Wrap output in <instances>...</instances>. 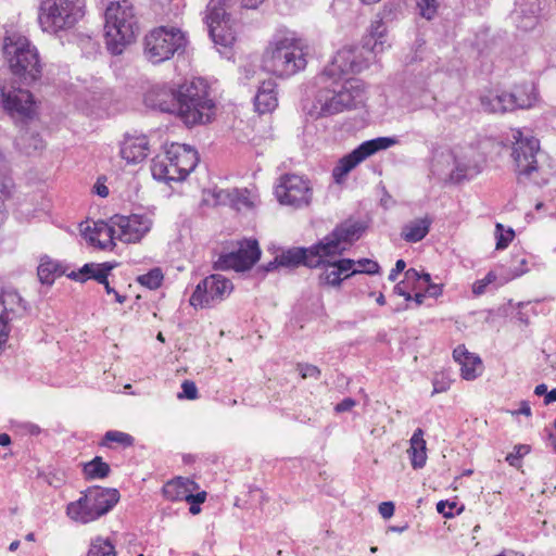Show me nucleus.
Here are the masks:
<instances>
[{
  "mask_svg": "<svg viewBox=\"0 0 556 556\" xmlns=\"http://www.w3.org/2000/svg\"><path fill=\"white\" fill-rule=\"evenodd\" d=\"M3 54L15 83L20 86H0V103L13 118H29L34 113V98L29 87L41 78L42 62L37 47L21 34H11L3 40Z\"/></svg>",
  "mask_w": 556,
  "mask_h": 556,
  "instance_id": "f257e3e1",
  "label": "nucleus"
},
{
  "mask_svg": "<svg viewBox=\"0 0 556 556\" xmlns=\"http://www.w3.org/2000/svg\"><path fill=\"white\" fill-rule=\"evenodd\" d=\"M319 89L315 97L314 109L318 116H330L351 110L365 101V86L356 78L345 79L343 83L336 78L320 81L317 78Z\"/></svg>",
  "mask_w": 556,
  "mask_h": 556,
  "instance_id": "f03ea898",
  "label": "nucleus"
},
{
  "mask_svg": "<svg viewBox=\"0 0 556 556\" xmlns=\"http://www.w3.org/2000/svg\"><path fill=\"white\" fill-rule=\"evenodd\" d=\"M104 39L108 51L119 55L139 33V21L130 0L111 2L104 13Z\"/></svg>",
  "mask_w": 556,
  "mask_h": 556,
  "instance_id": "7ed1b4c3",
  "label": "nucleus"
},
{
  "mask_svg": "<svg viewBox=\"0 0 556 556\" xmlns=\"http://www.w3.org/2000/svg\"><path fill=\"white\" fill-rule=\"evenodd\" d=\"M176 116L188 127L210 123L216 112L211 89L203 78H193L180 85Z\"/></svg>",
  "mask_w": 556,
  "mask_h": 556,
  "instance_id": "20e7f679",
  "label": "nucleus"
},
{
  "mask_svg": "<svg viewBox=\"0 0 556 556\" xmlns=\"http://www.w3.org/2000/svg\"><path fill=\"white\" fill-rule=\"evenodd\" d=\"M119 492L113 488L93 485L81 493V496L66 506V515L78 523H89L111 511L119 501Z\"/></svg>",
  "mask_w": 556,
  "mask_h": 556,
  "instance_id": "39448f33",
  "label": "nucleus"
},
{
  "mask_svg": "<svg viewBox=\"0 0 556 556\" xmlns=\"http://www.w3.org/2000/svg\"><path fill=\"white\" fill-rule=\"evenodd\" d=\"M263 68L278 77H290L306 66V59L299 40L282 37L270 42L263 60Z\"/></svg>",
  "mask_w": 556,
  "mask_h": 556,
  "instance_id": "423d86ee",
  "label": "nucleus"
},
{
  "mask_svg": "<svg viewBox=\"0 0 556 556\" xmlns=\"http://www.w3.org/2000/svg\"><path fill=\"white\" fill-rule=\"evenodd\" d=\"M187 37L174 26H159L148 31L143 38V55L152 64L170 60L176 53H182Z\"/></svg>",
  "mask_w": 556,
  "mask_h": 556,
  "instance_id": "0eeeda50",
  "label": "nucleus"
},
{
  "mask_svg": "<svg viewBox=\"0 0 556 556\" xmlns=\"http://www.w3.org/2000/svg\"><path fill=\"white\" fill-rule=\"evenodd\" d=\"M84 0H42L38 22L43 31L56 34L75 26L84 15Z\"/></svg>",
  "mask_w": 556,
  "mask_h": 556,
  "instance_id": "6e6552de",
  "label": "nucleus"
},
{
  "mask_svg": "<svg viewBox=\"0 0 556 556\" xmlns=\"http://www.w3.org/2000/svg\"><path fill=\"white\" fill-rule=\"evenodd\" d=\"M264 0H241V5L247 9H256ZM232 0H211L207 4L205 23L208 35L215 45L229 47L235 41V35L227 27L229 14L227 9Z\"/></svg>",
  "mask_w": 556,
  "mask_h": 556,
  "instance_id": "1a4fd4ad",
  "label": "nucleus"
},
{
  "mask_svg": "<svg viewBox=\"0 0 556 556\" xmlns=\"http://www.w3.org/2000/svg\"><path fill=\"white\" fill-rule=\"evenodd\" d=\"M536 101L531 84L515 86L511 91L489 92L480 98L482 109L488 113H506L518 109H529Z\"/></svg>",
  "mask_w": 556,
  "mask_h": 556,
  "instance_id": "9d476101",
  "label": "nucleus"
},
{
  "mask_svg": "<svg viewBox=\"0 0 556 556\" xmlns=\"http://www.w3.org/2000/svg\"><path fill=\"white\" fill-rule=\"evenodd\" d=\"M397 143L393 137H378L366 140L356 147L353 151L342 156L332 169V177L337 184H341L346 175L358 164L375 153L387 150Z\"/></svg>",
  "mask_w": 556,
  "mask_h": 556,
  "instance_id": "9b49d317",
  "label": "nucleus"
},
{
  "mask_svg": "<svg viewBox=\"0 0 556 556\" xmlns=\"http://www.w3.org/2000/svg\"><path fill=\"white\" fill-rule=\"evenodd\" d=\"M231 280L220 274H213L202 279L192 295L190 304L194 307H210L225 300L232 291Z\"/></svg>",
  "mask_w": 556,
  "mask_h": 556,
  "instance_id": "f8f14e48",
  "label": "nucleus"
},
{
  "mask_svg": "<svg viewBox=\"0 0 556 556\" xmlns=\"http://www.w3.org/2000/svg\"><path fill=\"white\" fill-rule=\"evenodd\" d=\"M367 66L368 61L358 48L344 47L336 53L331 63L324 68L318 79L320 81H328L329 78L341 80L343 75L359 73Z\"/></svg>",
  "mask_w": 556,
  "mask_h": 556,
  "instance_id": "ddd939ff",
  "label": "nucleus"
},
{
  "mask_svg": "<svg viewBox=\"0 0 556 556\" xmlns=\"http://www.w3.org/2000/svg\"><path fill=\"white\" fill-rule=\"evenodd\" d=\"M275 194L281 204L300 207L312 199L308 181L298 175H285L276 186Z\"/></svg>",
  "mask_w": 556,
  "mask_h": 556,
  "instance_id": "4468645a",
  "label": "nucleus"
},
{
  "mask_svg": "<svg viewBox=\"0 0 556 556\" xmlns=\"http://www.w3.org/2000/svg\"><path fill=\"white\" fill-rule=\"evenodd\" d=\"M521 136V132H518ZM540 150L538 139L519 137L514 143L511 157L516 165V172L520 177L530 178L538 170L536 153Z\"/></svg>",
  "mask_w": 556,
  "mask_h": 556,
  "instance_id": "2eb2a0df",
  "label": "nucleus"
},
{
  "mask_svg": "<svg viewBox=\"0 0 556 556\" xmlns=\"http://www.w3.org/2000/svg\"><path fill=\"white\" fill-rule=\"evenodd\" d=\"M111 220L116 228V238L127 243L140 241L152 226V220L149 217L138 214L114 215Z\"/></svg>",
  "mask_w": 556,
  "mask_h": 556,
  "instance_id": "dca6fc26",
  "label": "nucleus"
},
{
  "mask_svg": "<svg viewBox=\"0 0 556 556\" xmlns=\"http://www.w3.org/2000/svg\"><path fill=\"white\" fill-rule=\"evenodd\" d=\"M26 305L16 291L0 293V351H2L10 333V323L22 317Z\"/></svg>",
  "mask_w": 556,
  "mask_h": 556,
  "instance_id": "f3484780",
  "label": "nucleus"
},
{
  "mask_svg": "<svg viewBox=\"0 0 556 556\" xmlns=\"http://www.w3.org/2000/svg\"><path fill=\"white\" fill-rule=\"evenodd\" d=\"M179 93L180 85L157 84L146 92L144 103L148 108L176 115Z\"/></svg>",
  "mask_w": 556,
  "mask_h": 556,
  "instance_id": "a211bd4d",
  "label": "nucleus"
},
{
  "mask_svg": "<svg viewBox=\"0 0 556 556\" xmlns=\"http://www.w3.org/2000/svg\"><path fill=\"white\" fill-rule=\"evenodd\" d=\"M261 257L258 242L254 239L244 240L237 251L225 254L219 258L222 267L236 271L250 269Z\"/></svg>",
  "mask_w": 556,
  "mask_h": 556,
  "instance_id": "6ab92c4d",
  "label": "nucleus"
},
{
  "mask_svg": "<svg viewBox=\"0 0 556 556\" xmlns=\"http://www.w3.org/2000/svg\"><path fill=\"white\" fill-rule=\"evenodd\" d=\"M356 265L354 260L339 258L326 261L321 266V273L318 276L320 286L340 287L342 281L355 275Z\"/></svg>",
  "mask_w": 556,
  "mask_h": 556,
  "instance_id": "aec40b11",
  "label": "nucleus"
},
{
  "mask_svg": "<svg viewBox=\"0 0 556 556\" xmlns=\"http://www.w3.org/2000/svg\"><path fill=\"white\" fill-rule=\"evenodd\" d=\"M541 10V0H515L510 18L517 28L532 30L539 23Z\"/></svg>",
  "mask_w": 556,
  "mask_h": 556,
  "instance_id": "412c9836",
  "label": "nucleus"
},
{
  "mask_svg": "<svg viewBox=\"0 0 556 556\" xmlns=\"http://www.w3.org/2000/svg\"><path fill=\"white\" fill-rule=\"evenodd\" d=\"M345 250L346 248L340 243L331 231L323 239L308 247L309 262L314 268H318L324 262L331 261L333 257L342 255Z\"/></svg>",
  "mask_w": 556,
  "mask_h": 556,
  "instance_id": "4be33fe9",
  "label": "nucleus"
},
{
  "mask_svg": "<svg viewBox=\"0 0 556 556\" xmlns=\"http://www.w3.org/2000/svg\"><path fill=\"white\" fill-rule=\"evenodd\" d=\"M81 232L89 244L100 250H113L115 247L114 240L117 239L116 228L111 219L110 223L103 220L96 222L93 227L87 226Z\"/></svg>",
  "mask_w": 556,
  "mask_h": 556,
  "instance_id": "5701e85b",
  "label": "nucleus"
},
{
  "mask_svg": "<svg viewBox=\"0 0 556 556\" xmlns=\"http://www.w3.org/2000/svg\"><path fill=\"white\" fill-rule=\"evenodd\" d=\"M149 140L146 135H125L121 143V156L128 164L142 162L149 154Z\"/></svg>",
  "mask_w": 556,
  "mask_h": 556,
  "instance_id": "b1692460",
  "label": "nucleus"
},
{
  "mask_svg": "<svg viewBox=\"0 0 556 556\" xmlns=\"http://www.w3.org/2000/svg\"><path fill=\"white\" fill-rule=\"evenodd\" d=\"M151 173L155 180L170 184L178 182L186 179L181 170L178 168L177 163L170 160V156L165 152L164 155H157L152 160Z\"/></svg>",
  "mask_w": 556,
  "mask_h": 556,
  "instance_id": "393cba45",
  "label": "nucleus"
},
{
  "mask_svg": "<svg viewBox=\"0 0 556 556\" xmlns=\"http://www.w3.org/2000/svg\"><path fill=\"white\" fill-rule=\"evenodd\" d=\"M166 152L170 156V160L177 163L178 168L186 178L198 165V152L190 146L172 143Z\"/></svg>",
  "mask_w": 556,
  "mask_h": 556,
  "instance_id": "a878e982",
  "label": "nucleus"
},
{
  "mask_svg": "<svg viewBox=\"0 0 556 556\" xmlns=\"http://www.w3.org/2000/svg\"><path fill=\"white\" fill-rule=\"evenodd\" d=\"M362 43L363 49L374 54H378L384 50L387 43V27L383 18L378 17L371 22L368 34L364 36Z\"/></svg>",
  "mask_w": 556,
  "mask_h": 556,
  "instance_id": "bb28decb",
  "label": "nucleus"
},
{
  "mask_svg": "<svg viewBox=\"0 0 556 556\" xmlns=\"http://www.w3.org/2000/svg\"><path fill=\"white\" fill-rule=\"evenodd\" d=\"M432 223L429 215L412 219L402 227L401 237L408 243H417L429 233Z\"/></svg>",
  "mask_w": 556,
  "mask_h": 556,
  "instance_id": "cd10ccee",
  "label": "nucleus"
},
{
  "mask_svg": "<svg viewBox=\"0 0 556 556\" xmlns=\"http://www.w3.org/2000/svg\"><path fill=\"white\" fill-rule=\"evenodd\" d=\"M255 110L260 114L273 112L278 105L276 84L273 80H265L258 87L254 98Z\"/></svg>",
  "mask_w": 556,
  "mask_h": 556,
  "instance_id": "c85d7f7f",
  "label": "nucleus"
},
{
  "mask_svg": "<svg viewBox=\"0 0 556 556\" xmlns=\"http://www.w3.org/2000/svg\"><path fill=\"white\" fill-rule=\"evenodd\" d=\"M453 357L460 365L462 377L473 380L478 377L476 367L481 365L479 356L470 353L464 344L457 345L453 351Z\"/></svg>",
  "mask_w": 556,
  "mask_h": 556,
  "instance_id": "c756f323",
  "label": "nucleus"
},
{
  "mask_svg": "<svg viewBox=\"0 0 556 556\" xmlns=\"http://www.w3.org/2000/svg\"><path fill=\"white\" fill-rule=\"evenodd\" d=\"M367 225L362 220L348 218L344 222L337 225L332 232L343 245L344 243H353L357 241L365 232Z\"/></svg>",
  "mask_w": 556,
  "mask_h": 556,
  "instance_id": "7c9ffc66",
  "label": "nucleus"
},
{
  "mask_svg": "<svg viewBox=\"0 0 556 556\" xmlns=\"http://www.w3.org/2000/svg\"><path fill=\"white\" fill-rule=\"evenodd\" d=\"M114 267L115 263L111 262H104L100 264L87 263L78 271H72L67 276L71 279L79 281L94 279L98 282H103L105 275H109Z\"/></svg>",
  "mask_w": 556,
  "mask_h": 556,
  "instance_id": "2f4dec72",
  "label": "nucleus"
},
{
  "mask_svg": "<svg viewBox=\"0 0 556 556\" xmlns=\"http://www.w3.org/2000/svg\"><path fill=\"white\" fill-rule=\"evenodd\" d=\"M308 254V248L293 247L288 250H283L280 254H278V262L280 263L281 267L290 269L298 268L300 266L314 268L309 262L311 256Z\"/></svg>",
  "mask_w": 556,
  "mask_h": 556,
  "instance_id": "473e14b6",
  "label": "nucleus"
},
{
  "mask_svg": "<svg viewBox=\"0 0 556 556\" xmlns=\"http://www.w3.org/2000/svg\"><path fill=\"white\" fill-rule=\"evenodd\" d=\"M424 435V430L421 428H417L409 440V448L407 450V453L414 469L425 467L427 462V446Z\"/></svg>",
  "mask_w": 556,
  "mask_h": 556,
  "instance_id": "72a5a7b5",
  "label": "nucleus"
},
{
  "mask_svg": "<svg viewBox=\"0 0 556 556\" xmlns=\"http://www.w3.org/2000/svg\"><path fill=\"white\" fill-rule=\"evenodd\" d=\"M198 483L189 478L177 477L163 486V494L169 501H186L189 490H197Z\"/></svg>",
  "mask_w": 556,
  "mask_h": 556,
  "instance_id": "f704fd0d",
  "label": "nucleus"
},
{
  "mask_svg": "<svg viewBox=\"0 0 556 556\" xmlns=\"http://www.w3.org/2000/svg\"><path fill=\"white\" fill-rule=\"evenodd\" d=\"M482 170L481 165L472 160H460L455 157V167L450 174V180L459 184L464 180H470Z\"/></svg>",
  "mask_w": 556,
  "mask_h": 556,
  "instance_id": "c9c22d12",
  "label": "nucleus"
},
{
  "mask_svg": "<svg viewBox=\"0 0 556 556\" xmlns=\"http://www.w3.org/2000/svg\"><path fill=\"white\" fill-rule=\"evenodd\" d=\"M16 148L26 155H33L45 149V141L39 134L23 130L15 139Z\"/></svg>",
  "mask_w": 556,
  "mask_h": 556,
  "instance_id": "e433bc0d",
  "label": "nucleus"
},
{
  "mask_svg": "<svg viewBox=\"0 0 556 556\" xmlns=\"http://www.w3.org/2000/svg\"><path fill=\"white\" fill-rule=\"evenodd\" d=\"M64 274L60 263L45 255L40 258L37 275L41 283L51 286L58 277Z\"/></svg>",
  "mask_w": 556,
  "mask_h": 556,
  "instance_id": "4c0bfd02",
  "label": "nucleus"
},
{
  "mask_svg": "<svg viewBox=\"0 0 556 556\" xmlns=\"http://www.w3.org/2000/svg\"><path fill=\"white\" fill-rule=\"evenodd\" d=\"M244 193H247V190H218L214 193V197L216 199L217 204H226V202L229 201L238 208H240V205L251 207L252 202L248 199V197Z\"/></svg>",
  "mask_w": 556,
  "mask_h": 556,
  "instance_id": "58836bf2",
  "label": "nucleus"
},
{
  "mask_svg": "<svg viewBox=\"0 0 556 556\" xmlns=\"http://www.w3.org/2000/svg\"><path fill=\"white\" fill-rule=\"evenodd\" d=\"M111 469L109 464L102 460L100 456H96L92 460L85 464L84 475L87 480L106 478Z\"/></svg>",
  "mask_w": 556,
  "mask_h": 556,
  "instance_id": "ea45409f",
  "label": "nucleus"
},
{
  "mask_svg": "<svg viewBox=\"0 0 556 556\" xmlns=\"http://www.w3.org/2000/svg\"><path fill=\"white\" fill-rule=\"evenodd\" d=\"M87 556H116L114 544L102 536L91 540Z\"/></svg>",
  "mask_w": 556,
  "mask_h": 556,
  "instance_id": "a19ab883",
  "label": "nucleus"
},
{
  "mask_svg": "<svg viewBox=\"0 0 556 556\" xmlns=\"http://www.w3.org/2000/svg\"><path fill=\"white\" fill-rule=\"evenodd\" d=\"M110 443H117L123 447H130L134 445L135 439L126 432L109 430L105 432L101 445L111 447Z\"/></svg>",
  "mask_w": 556,
  "mask_h": 556,
  "instance_id": "79ce46f5",
  "label": "nucleus"
},
{
  "mask_svg": "<svg viewBox=\"0 0 556 556\" xmlns=\"http://www.w3.org/2000/svg\"><path fill=\"white\" fill-rule=\"evenodd\" d=\"M163 273L160 268H152L147 274L140 275L137 278V281L151 290L157 289L163 281Z\"/></svg>",
  "mask_w": 556,
  "mask_h": 556,
  "instance_id": "37998d69",
  "label": "nucleus"
},
{
  "mask_svg": "<svg viewBox=\"0 0 556 556\" xmlns=\"http://www.w3.org/2000/svg\"><path fill=\"white\" fill-rule=\"evenodd\" d=\"M515 237V231L513 228L505 229L501 223H496L495 225V239H496V250L506 249L509 243L513 241Z\"/></svg>",
  "mask_w": 556,
  "mask_h": 556,
  "instance_id": "c03bdc74",
  "label": "nucleus"
},
{
  "mask_svg": "<svg viewBox=\"0 0 556 556\" xmlns=\"http://www.w3.org/2000/svg\"><path fill=\"white\" fill-rule=\"evenodd\" d=\"M530 453V446L526 444H519L514 447L511 453L506 456V462L513 467H520L521 458Z\"/></svg>",
  "mask_w": 556,
  "mask_h": 556,
  "instance_id": "a18cd8bd",
  "label": "nucleus"
},
{
  "mask_svg": "<svg viewBox=\"0 0 556 556\" xmlns=\"http://www.w3.org/2000/svg\"><path fill=\"white\" fill-rule=\"evenodd\" d=\"M437 510H438V513L443 515V517L452 518L455 516V514L459 515L464 510V506H460L459 508H457L456 502L440 501L437 504Z\"/></svg>",
  "mask_w": 556,
  "mask_h": 556,
  "instance_id": "49530a36",
  "label": "nucleus"
},
{
  "mask_svg": "<svg viewBox=\"0 0 556 556\" xmlns=\"http://www.w3.org/2000/svg\"><path fill=\"white\" fill-rule=\"evenodd\" d=\"M452 380L444 372H437L432 379V394L446 392L451 387Z\"/></svg>",
  "mask_w": 556,
  "mask_h": 556,
  "instance_id": "de8ad7c7",
  "label": "nucleus"
},
{
  "mask_svg": "<svg viewBox=\"0 0 556 556\" xmlns=\"http://www.w3.org/2000/svg\"><path fill=\"white\" fill-rule=\"evenodd\" d=\"M359 268H355V275L356 274H368V275H375L379 273L380 266L377 262L369 260V258H362L355 262Z\"/></svg>",
  "mask_w": 556,
  "mask_h": 556,
  "instance_id": "09e8293b",
  "label": "nucleus"
},
{
  "mask_svg": "<svg viewBox=\"0 0 556 556\" xmlns=\"http://www.w3.org/2000/svg\"><path fill=\"white\" fill-rule=\"evenodd\" d=\"M417 5L420 10V15L427 20H431L438 9L437 0H417Z\"/></svg>",
  "mask_w": 556,
  "mask_h": 556,
  "instance_id": "8fccbe9b",
  "label": "nucleus"
},
{
  "mask_svg": "<svg viewBox=\"0 0 556 556\" xmlns=\"http://www.w3.org/2000/svg\"><path fill=\"white\" fill-rule=\"evenodd\" d=\"M495 279H496L495 274L493 271H489L483 279L477 280L472 285V292H473V294H476V295L483 294L485 292L486 287L491 282L495 281Z\"/></svg>",
  "mask_w": 556,
  "mask_h": 556,
  "instance_id": "3c124183",
  "label": "nucleus"
},
{
  "mask_svg": "<svg viewBox=\"0 0 556 556\" xmlns=\"http://www.w3.org/2000/svg\"><path fill=\"white\" fill-rule=\"evenodd\" d=\"M298 370L303 379L314 378L317 380V379H319L320 374H321L320 369L317 366L312 365V364H299Z\"/></svg>",
  "mask_w": 556,
  "mask_h": 556,
  "instance_id": "603ef678",
  "label": "nucleus"
},
{
  "mask_svg": "<svg viewBox=\"0 0 556 556\" xmlns=\"http://www.w3.org/2000/svg\"><path fill=\"white\" fill-rule=\"evenodd\" d=\"M181 390L182 392L178 394L179 399L195 400L198 397V388L191 380H185Z\"/></svg>",
  "mask_w": 556,
  "mask_h": 556,
  "instance_id": "864d4df0",
  "label": "nucleus"
},
{
  "mask_svg": "<svg viewBox=\"0 0 556 556\" xmlns=\"http://www.w3.org/2000/svg\"><path fill=\"white\" fill-rule=\"evenodd\" d=\"M400 10H401L400 2H395V1L386 2L382 11L378 14V17H381L383 20H392Z\"/></svg>",
  "mask_w": 556,
  "mask_h": 556,
  "instance_id": "5fc2aeb1",
  "label": "nucleus"
},
{
  "mask_svg": "<svg viewBox=\"0 0 556 556\" xmlns=\"http://www.w3.org/2000/svg\"><path fill=\"white\" fill-rule=\"evenodd\" d=\"M16 428L24 434L39 435L41 433V428L38 425L28 421L17 424Z\"/></svg>",
  "mask_w": 556,
  "mask_h": 556,
  "instance_id": "6e6d98bb",
  "label": "nucleus"
},
{
  "mask_svg": "<svg viewBox=\"0 0 556 556\" xmlns=\"http://www.w3.org/2000/svg\"><path fill=\"white\" fill-rule=\"evenodd\" d=\"M405 277L408 280H410V279L422 280L427 285L431 282L430 274H428V273L419 274L415 268H409L408 270H406Z\"/></svg>",
  "mask_w": 556,
  "mask_h": 556,
  "instance_id": "4d7b16f0",
  "label": "nucleus"
},
{
  "mask_svg": "<svg viewBox=\"0 0 556 556\" xmlns=\"http://www.w3.org/2000/svg\"><path fill=\"white\" fill-rule=\"evenodd\" d=\"M355 405V400H353L352 397H345L336 405L334 410L337 413H345L351 410Z\"/></svg>",
  "mask_w": 556,
  "mask_h": 556,
  "instance_id": "13d9d810",
  "label": "nucleus"
},
{
  "mask_svg": "<svg viewBox=\"0 0 556 556\" xmlns=\"http://www.w3.org/2000/svg\"><path fill=\"white\" fill-rule=\"evenodd\" d=\"M108 277L109 275H105V279L103 280V282L100 283L104 286L105 292L108 294H114L115 301L123 304L126 301V296L119 294L113 287H111Z\"/></svg>",
  "mask_w": 556,
  "mask_h": 556,
  "instance_id": "bf43d9fd",
  "label": "nucleus"
},
{
  "mask_svg": "<svg viewBox=\"0 0 556 556\" xmlns=\"http://www.w3.org/2000/svg\"><path fill=\"white\" fill-rule=\"evenodd\" d=\"M379 514L384 518L389 519L394 514V504L392 502H382L379 505Z\"/></svg>",
  "mask_w": 556,
  "mask_h": 556,
  "instance_id": "052dcab7",
  "label": "nucleus"
},
{
  "mask_svg": "<svg viewBox=\"0 0 556 556\" xmlns=\"http://www.w3.org/2000/svg\"><path fill=\"white\" fill-rule=\"evenodd\" d=\"M406 267V263L404 260H397L396 263H395V266L394 268L391 269L390 274H389V280L390 281H395L399 274L402 273Z\"/></svg>",
  "mask_w": 556,
  "mask_h": 556,
  "instance_id": "680f3d73",
  "label": "nucleus"
},
{
  "mask_svg": "<svg viewBox=\"0 0 556 556\" xmlns=\"http://www.w3.org/2000/svg\"><path fill=\"white\" fill-rule=\"evenodd\" d=\"M194 490H189L186 502H193L195 504H202L206 500V492L202 491L197 494H193Z\"/></svg>",
  "mask_w": 556,
  "mask_h": 556,
  "instance_id": "e2e57ef3",
  "label": "nucleus"
},
{
  "mask_svg": "<svg viewBox=\"0 0 556 556\" xmlns=\"http://www.w3.org/2000/svg\"><path fill=\"white\" fill-rule=\"evenodd\" d=\"M427 296L438 298L442 293V286L437 283H428L425 290Z\"/></svg>",
  "mask_w": 556,
  "mask_h": 556,
  "instance_id": "0e129e2a",
  "label": "nucleus"
},
{
  "mask_svg": "<svg viewBox=\"0 0 556 556\" xmlns=\"http://www.w3.org/2000/svg\"><path fill=\"white\" fill-rule=\"evenodd\" d=\"M393 292L397 295L404 296L405 301H412V294L406 290L403 281L396 283L393 288Z\"/></svg>",
  "mask_w": 556,
  "mask_h": 556,
  "instance_id": "69168bd1",
  "label": "nucleus"
},
{
  "mask_svg": "<svg viewBox=\"0 0 556 556\" xmlns=\"http://www.w3.org/2000/svg\"><path fill=\"white\" fill-rule=\"evenodd\" d=\"M516 414L525 415V416H531V407L528 401H522L520 403L519 409L516 412Z\"/></svg>",
  "mask_w": 556,
  "mask_h": 556,
  "instance_id": "338daca9",
  "label": "nucleus"
},
{
  "mask_svg": "<svg viewBox=\"0 0 556 556\" xmlns=\"http://www.w3.org/2000/svg\"><path fill=\"white\" fill-rule=\"evenodd\" d=\"M554 402H556V388L552 389L551 391H547V393L544 397L545 405H549Z\"/></svg>",
  "mask_w": 556,
  "mask_h": 556,
  "instance_id": "774afa93",
  "label": "nucleus"
}]
</instances>
